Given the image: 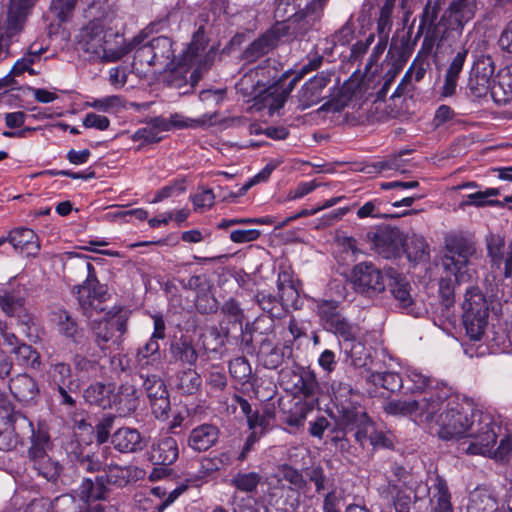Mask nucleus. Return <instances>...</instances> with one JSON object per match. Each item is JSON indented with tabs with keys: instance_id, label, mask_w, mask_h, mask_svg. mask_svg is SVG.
Returning <instances> with one entry per match:
<instances>
[{
	"instance_id": "6e6d98bb",
	"label": "nucleus",
	"mask_w": 512,
	"mask_h": 512,
	"mask_svg": "<svg viewBox=\"0 0 512 512\" xmlns=\"http://www.w3.org/2000/svg\"><path fill=\"white\" fill-rule=\"evenodd\" d=\"M149 400L166 396V386L161 378L156 375L147 376L143 383Z\"/></svg>"
},
{
	"instance_id": "412c9836",
	"label": "nucleus",
	"mask_w": 512,
	"mask_h": 512,
	"mask_svg": "<svg viewBox=\"0 0 512 512\" xmlns=\"http://www.w3.org/2000/svg\"><path fill=\"white\" fill-rule=\"evenodd\" d=\"M329 0H300L293 7V22L302 23L303 26H312L318 22L323 14Z\"/></svg>"
},
{
	"instance_id": "864d4df0",
	"label": "nucleus",
	"mask_w": 512,
	"mask_h": 512,
	"mask_svg": "<svg viewBox=\"0 0 512 512\" xmlns=\"http://www.w3.org/2000/svg\"><path fill=\"white\" fill-rule=\"evenodd\" d=\"M281 164L280 160L269 161L264 168L256 175L250 178L239 190L240 195L245 194L254 185L265 182L270 177L271 173Z\"/></svg>"
},
{
	"instance_id": "a19ab883",
	"label": "nucleus",
	"mask_w": 512,
	"mask_h": 512,
	"mask_svg": "<svg viewBox=\"0 0 512 512\" xmlns=\"http://www.w3.org/2000/svg\"><path fill=\"white\" fill-rule=\"evenodd\" d=\"M137 390L133 384H123L114 396L113 405L119 406L123 412H129L137 406Z\"/></svg>"
},
{
	"instance_id": "37998d69",
	"label": "nucleus",
	"mask_w": 512,
	"mask_h": 512,
	"mask_svg": "<svg viewBox=\"0 0 512 512\" xmlns=\"http://www.w3.org/2000/svg\"><path fill=\"white\" fill-rule=\"evenodd\" d=\"M395 8V0H385L380 9L379 17L377 20V34L378 37L389 39L392 29V15Z\"/></svg>"
},
{
	"instance_id": "f03ea898",
	"label": "nucleus",
	"mask_w": 512,
	"mask_h": 512,
	"mask_svg": "<svg viewBox=\"0 0 512 512\" xmlns=\"http://www.w3.org/2000/svg\"><path fill=\"white\" fill-rule=\"evenodd\" d=\"M145 39L146 36L141 33L128 43L130 51H134L132 67L138 75L168 72V85L181 89L187 84L186 74L193 65H197L190 75V87L195 86L200 79V71L207 64L210 55H203L206 39L201 28L178 58L175 57L174 43L169 37L159 36L148 41Z\"/></svg>"
},
{
	"instance_id": "49530a36",
	"label": "nucleus",
	"mask_w": 512,
	"mask_h": 512,
	"mask_svg": "<svg viewBox=\"0 0 512 512\" xmlns=\"http://www.w3.org/2000/svg\"><path fill=\"white\" fill-rule=\"evenodd\" d=\"M499 195V189L497 188H487L483 191H476L474 193H470L466 196L465 204L472 205L476 207H482L486 205H495L500 204L499 201L491 200V197H495Z\"/></svg>"
},
{
	"instance_id": "f257e3e1",
	"label": "nucleus",
	"mask_w": 512,
	"mask_h": 512,
	"mask_svg": "<svg viewBox=\"0 0 512 512\" xmlns=\"http://www.w3.org/2000/svg\"><path fill=\"white\" fill-rule=\"evenodd\" d=\"M437 400L430 420L425 427L443 441L463 440V450L472 455H490L497 440L499 426L488 414H479L475 419L473 402L454 392L451 387L442 386L432 392Z\"/></svg>"
},
{
	"instance_id": "774afa93",
	"label": "nucleus",
	"mask_w": 512,
	"mask_h": 512,
	"mask_svg": "<svg viewBox=\"0 0 512 512\" xmlns=\"http://www.w3.org/2000/svg\"><path fill=\"white\" fill-rule=\"evenodd\" d=\"M261 232L257 229H237L230 233V240L233 243L242 244L257 240Z\"/></svg>"
},
{
	"instance_id": "6e6552de",
	"label": "nucleus",
	"mask_w": 512,
	"mask_h": 512,
	"mask_svg": "<svg viewBox=\"0 0 512 512\" xmlns=\"http://www.w3.org/2000/svg\"><path fill=\"white\" fill-rule=\"evenodd\" d=\"M440 4L437 1H428L420 21L418 33L424 34L421 49L417 56L425 59L431 55L441 41L448 39L452 34L447 32L442 38L444 26L438 21Z\"/></svg>"
},
{
	"instance_id": "4c0bfd02",
	"label": "nucleus",
	"mask_w": 512,
	"mask_h": 512,
	"mask_svg": "<svg viewBox=\"0 0 512 512\" xmlns=\"http://www.w3.org/2000/svg\"><path fill=\"white\" fill-rule=\"evenodd\" d=\"M404 252L411 262L425 261L428 258V246L424 237L412 235L404 240Z\"/></svg>"
},
{
	"instance_id": "9d476101",
	"label": "nucleus",
	"mask_w": 512,
	"mask_h": 512,
	"mask_svg": "<svg viewBox=\"0 0 512 512\" xmlns=\"http://www.w3.org/2000/svg\"><path fill=\"white\" fill-rule=\"evenodd\" d=\"M339 425L345 431L355 430V439L362 446L371 439V434L376 430L367 413L358 406L342 405Z\"/></svg>"
},
{
	"instance_id": "5701e85b",
	"label": "nucleus",
	"mask_w": 512,
	"mask_h": 512,
	"mask_svg": "<svg viewBox=\"0 0 512 512\" xmlns=\"http://www.w3.org/2000/svg\"><path fill=\"white\" fill-rule=\"evenodd\" d=\"M47 445V441L41 444L34 443L29 452L34 462V468L38 473L48 481L54 482L60 474L61 466L57 461H53L46 455L44 446Z\"/></svg>"
},
{
	"instance_id": "a211bd4d",
	"label": "nucleus",
	"mask_w": 512,
	"mask_h": 512,
	"mask_svg": "<svg viewBox=\"0 0 512 512\" xmlns=\"http://www.w3.org/2000/svg\"><path fill=\"white\" fill-rule=\"evenodd\" d=\"M331 81L329 73L321 72L304 83L297 93L298 107L302 110L317 105L323 98V92Z\"/></svg>"
},
{
	"instance_id": "b1692460",
	"label": "nucleus",
	"mask_w": 512,
	"mask_h": 512,
	"mask_svg": "<svg viewBox=\"0 0 512 512\" xmlns=\"http://www.w3.org/2000/svg\"><path fill=\"white\" fill-rule=\"evenodd\" d=\"M390 287L394 298L398 301L400 307L406 310L407 313L415 317H420L423 310L416 307L414 300L410 294V284L406 279L398 274H390Z\"/></svg>"
},
{
	"instance_id": "7ed1b4c3",
	"label": "nucleus",
	"mask_w": 512,
	"mask_h": 512,
	"mask_svg": "<svg viewBox=\"0 0 512 512\" xmlns=\"http://www.w3.org/2000/svg\"><path fill=\"white\" fill-rule=\"evenodd\" d=\"M121 24V19L113 12L90 20L77 35L79 49L92 61H118L130 52Z\"/></svg>"
},
{
	"instance_id": "c03bdc74",
	"label": "nucleus",
	"mask_w": 512,
	"mask_h": 512,
	"mask_svg": "<svg viewBox=\"0 0 512 512\" xmlns=\"http://www.w3.org/2000/svg\"><path fill=\"white\" fill-rule=\"evenodd\" d=\"M11 352L16 356V360L20 365L32 368H37L40 365L39 354L30 345L20 343Z\"/></svg>"
},
{
	"instance_id": "f704fd0d",
	"label": "nucleus",
	"mask_w": 512,
	"mask_h": 512,
	"mask_svg": "<svg viewBox=\"0 0 512 512\" xmlns=\"http://www.w3.org/2000/svg\"><path fill=\"white\" fill-rule=\"evenodd\" d=\"M401 367V374L396 372H371L368 380L375 385H381L383 388L396 392L399 390L404 391V373Z\"/></svg>"
},
{
	"instance_id": "052dcab7",
	"label": "nucleus",
	"mask_w": 512,
	"mask_h": 512,
	"mask_svg": "<svg viewBox=\"0 0 512 512\" xmlns=\"http://www.w3.org/2000/svg\"><path fill=\"white\" fill-rule=\"evenodd\" d=\"M190 199L193 203L194 210L197 212H203L213 206L215 196L211 189H202L191 195Z\"/></svg>"
},
{
	"instance_id": "f3484780",
	"label": "nucleus",
	"mask_w": 512,
	"mask_h": 512,
	"mask_svg": "<svg viewBox=\"0 0 512 512\" xmlns=\"http://www.w3.org/2000/svg\"><path fill=\"white\" fill-rule=\"evenodd\" d=\"M372 242L375 251L386 259L398 257L404 248L403 234L396 228L385 227L378 230Z\"/></svg>"
},
{
	"instance_id": "a18cd8bd",
	"label": "nucleus",
	"mask_w": 512,
	"mask_h": 512,
	"mask_svg": "<svg viewBox=\"0 0 512 512\" xmlns=\"http://www.w3.org/2000/svg\"><path fill=\"white\" fill-rule=\"evenodd\" d=\"M201 385L199 374L193 369H187L178 376L177 387L185 394H193Z\"/></svg>"
},
{
	"instance_id": "a878e982",
	"label": "nucleus",
	"mask_w": 512,
	"mask_h": 512,
	"mask_svg": "<svg viewBox=\"0 0 512 512\" xmlns=\"http://www.w3.org/2000/svg\"><path fill=\"white\" fill-rule=\"evenodd\" d=\"M106 488L103 482V477H96L95 481L88 478L83 480L78 489V497L82 502L81 506L84 507L85 512H94L90 509L92 505H88L90 501H97L105 497ZM95 504H93L94 506Z\"/></svg>"
},
{
	"instance_id": "72a5a7b5",
	"label": "nucleus",
	"mask_w": 512,
	"mask_h": 512,
	"mask_svg": "<svg viewBox=\"0 0 512 512\" xmlns=\"http://www.w3.org/2000/svg\"><path fill=\"white\" fill-rule=\"evenodd\" d=\"M51 512H85L84 507L76 502L75 496L71 494H63L56 497L52 502L49 501ZM94 512H106L104 507L96 503L90 507Z\"/></svg>"
},
{
	"instance_id": "e433bc0d",
	"label": "nucleus",
	"mask_w": 512,
	"mask_h": 512,
	"mask_svg": "<svg viewBox=\"0 0 512 512\" xmlns=\"http://www.w3.org/2000/svg\"><path fill=\"white\" fill-rule=\"evenodd\" d=\"M51 322L56 327L58 333L67 338H73L77 333V323L66 310L57 309L53 311Z\"/></svg>"
},
{
	"instance_id": "423d86ee",
	"label": "nucleus",
	"mask_w": 512,
	"mask_h": 512,
	"mask_svg": "<svg viewBox=\"0 0 512 512\" xmlns=\"http://www.w3.org/2000/svg\"><path fill=\"white\" fill-rule=\"evenodd\" d=\"M322 63L320 57H316L310 60L307 64L301 66V68L294 73V77L285 86V79L288 77L289 71L283 73L281 78L271 84L265 91L261 92L256 97L257 110H268L269 115H273L278 112L285 104L286 99L293 90L295 84L301 80L306 74L318 69Z\"/></svg>"
},
{
	"instance_id": "e2e57ef3",
	"label": "nucleus",
	"mask_w": 512,
	"mask_h": 512,
	"mask_svg": "<svg viewBox=\"0 0 512 512\" xmlns=\"http://www.w3.org/2000/svg\"><path fill=\"white\" fill-rule=\"evenodd\" d=\"M75 4L76 0H53L51 10L60 21L64 22L69 18Z\"/></svg>"
},
{
	"instance_id": "c85d7f7f",
	"label": "nucleus",
	"mask_w": 512,
	"mask_h": 512,
	"mask_svg": "<svg viewBox=\"0 0 512 512\" xmlns=\"http://www.w3.org/2000/svg\"><path fill=\"white\" fill-rule=\"evenodd\" d=\"M9 388L15 398L25 403L34 401L39 392L36 381L27 374L11 379Z\"/></svg>"
},
{
	"instance_id": "09e8293b",
	"label": "nucleus",
	"mask_w": 512,
	"mask_h": 512,
	"mask_svg": "<svg viewBox=\"0 0 512 512\" xmlns=\"http://www.w3.org/2000/svg\"><path fill=\"white\" fill-rule=\"evenodd\" d=\"M278 280V292L281 301L286 305H293L299 295L297 289L286 273L280 274Z\"/></svg>"
},
{
	"instance_id": "9b49d317",
	"label": "nucleus",
	"mask_w": 512,
	"mask_h": 512,
	"mask_svg": "<svg viewBox=\"0 0 512 512\" xmlns=\"http://www.w3.org/2000/svg\"><path fill=\"white\" fill-rule=\"evenodd\" d=\"M272 64H275V61H265L264 65L257 66L244 74L239 82L240 90L244 94L254 95V106L256 108V97L281 78L278 77V71Z\"/></svg>"
},
{
	"instance_id": "0e129e2a",
	"label": "nucleus",
	"mask_w": 512,
	"mask_h": 512,
	"mask_svg": "<svg viewBox=\"0 0 512 512\" xmlns=\"http://www.w3.org/2000/svg\"><path fill=\"white\" fill-rule=\"evenodd\" d=\"M133 141H140L143 144L156 143L162 139V136L151 125L138 129L132 135Z\"/></svg>"
},
{
	"instance_id": "2f4dec72",
	"label": "nucleus",
	"mask_w": 512,
	"mask_h": 512,
	"mask_svg": "<svg viewBox=\"0 0 512 512\" xmlns=\"http://www.w3.org/2000/svg\"><path fill=\"white\" fill-rule=\"evenodd\" d=\"M467 512H512V508L499 506L497 500L487 493H477L472 496Z\"/></svg>"
},
{
	"instance_id": "1a4fd4ad",
	"label": "nucleus",
	"mask_w": 512,
	"mask_h": 512,
	"mask_svg": "<svg viewBox=\"0 0 512 512\" xmlns=\"http://www.w3.org/2000/svg\"><path fill=\"white\" fill-rule=\"evenodd\" d=\"M432 392L426 393L420 399L391 400L385 403L384 411L393 416L410 417L413 422L425 426L438 407L437 400L431 398Z\"/></svg>"
},
{
	"instance_id": "13d9d810",
	"label": "nucleus",
	"mask_w": 512,
	"mask_h": 512,
	"mask_svg": "<svg viewBox=\"0 0 512 512\" xmlns=\"http://www.w3.org/2000/svg\"><path fill=\"white\" fill-rule=\"evenodd\" d=\"M383 205L382 200L373 199L371 201L366 202L357 210V216L360 219L371 217L377 219L387 218L388 215L382 212L381 206Z\"/></svg>"
},
{
	"instance_id": "58836bf2",
	"label": "nucleus",
	"mask_w": 512,
	"mask_h": 512,
	"mask_svg": "<svg viewBox=\"0 0 512 512\" xmlns=\"http://www.w3.org/2000/svg\"><path fill=\"white\" fill-rule=\"evenodd\" d=\"M407 59L408 55L405 51L391 45L385 60L390 68L386 73L387 79L385 81L384 88H386L393 78L402 70Z\"/></svg>"
},
{
	"instance_id": "8fccbe9b",
	"label": "nucleus",
	"mask_w": 512,
	"mask_h": 512,
	"mask_svg": "<svg viewBox=\"0 0 512 512\" xmlns=\"http://www.w3.org/2000/svg\"><path fill=\"white\" fill-rule=\"evenodd\" d=\"M435 489L437 493L435 495L436 505L434 507V512H453L446 482L438 477L436 479Z\"/></svg>"
},
{
	"instance_id": "cd10ccee",
	"label": "nucleus",
	"mask_w": 512,
	"mask_h": 512,
	"mask_svg": "<svg viewBox=\"0 0 512 512\" xmlns=\"http://www.w3.org/2000/svg\"><path fill=\"white\" fill-rule=\"evenodd\" d=\"M114 447L120 452H135L144 447L140 433L133 428H120L112 436Z\"/></svg>"
},
{
	"instance_id": "39448f33",
	"label": "nucleus",
	"mask_w": 512,
	"mask_h": 512,
	"mask_svg": "<svg viewBox=\"0 0 512 512\" xmlns=\"http://www.w3.org/2000/svg\"><path fill=\"white\" fill-rule=\"evenodd\" d=\"M473 250L468 246H459L456 249L450 248L442 259V266L445 276L440 278L439 295L442 305L449 309L455 302V284L466 282L471 277L470 257Z\"/></svg>"
},
{
	"instance_id": "4468645a",
	"label": "nucleus",
	"mask_w": 512,
	"mask_h": 512,
	"mask_svg": "<svg viewBox=\"0 0 512 512\" xmlns=\"http://www.w3.org/2000/svg\"><path fill=\"white\" fill-rule=\"evenodd\" d=\"M38 1L9 0L6 8V18L2 24L6 26V36H19L22 33Z\"/></svg>"
},
{
	"instance_id": "393cba45",
	"label": "nucleus",
	"mask_w": 512,
	"mask_h": 512,
	"mask_svg": "<svg viewBox=\"0 0 512 512\" xmlns=\"http://www.w3.org/2000/svg\"><path fill=\"white\" fill-rule=\"evenodd\" d=\"M219 430L211 424H202L194 428L189 435L188 445L195 451H206L217 442Z\"/></svg>"
},
{
	"instance_id": "de8ad7c7",
	"label": "nucleus",
	"mask_w": 512,
	"mask_h": 512,
	"mask_svg": "<svg viewBox=\"0 0 512 512\" xmlns=\"http://www.w3.org/2000/svg\"><path fill=\"white\" fill-rule=\"evenodd\" d=\"M261 477L256 472L238 473L232 479V485L238 490L251 493L256 490Z\"/></svg>"
},
{
	"instance_id": "338daca9",
	"label": "nucleus",
	"mask_w": 512,
	"mask_h": 512,
	"mask_svg": "<svg viewBox=\"0 0 512 512\" xmlns=\"http://www.w3.org/2000/svg\"><path fill=\"white\" fill-rule=\"evenodd\" d=\"M150 406L152 413L157 419H166L168 417V412L170 410V401L168 394L166 396L151 399Z\"/></svg>"
},
{
	"instance_id": "4be33fe9",
	"label": "nucleus",
	"mask_w": 512,
	"mask_h": 512,
	"mask_svg": "<svg viewBox=\"0 0 512 512\" xmlns=\"http://www.w3.org/2000/svg\"><path fill=\"white\" fill-rule=\"evenodd\" d=\"M179 455L177 441L171 436H162L154 440L150 450V460L156 465L173 464Z\"/></svg>"
},
{
	"instance_id": "7c9ffc66",
	"label": "nucleus",
	"mask_w": 512,
	"mask_h": 512,
	"mask_svg": "<svg viewBox=\"0 0 512 512\" xmlns=\"http://www.w3.org/2000/svg\"><path fill=\"white\" fill-rule=\"evenodd\" d=\"M493 66L488 64L480 71L479 66L472 70L468 86L476 96H483L488 91L492 93L493 87Z\"/></svg>"
},
{
	"instance_id": "4d7b16f0",
	"label": "nucleus",
	"mask_w": 512,
	"mask_h": 512,
	"mask_svg": "<svg viewBox=\"0 0 512 512\" xmlns=\"http://www.w3.org/2000/svg\"><path fill=\"white\" fill-rule=\"evenodd\" d=\"M272 417L273 415L269 411L263 413L255 411L252 415H249L247 423L252 431H258L260 435H263L267 431Z\"/></svg>"
},
{
	"instance_id": "0eeeda50",
	"label": "nucleus",
	"mask_w": 512,
	"mask_h": 512,
	"mask_svg": "<svg viewBox=\"0 0 512 512\" xmlns=\"http://www.w3.org/2000/svg\"><path fill=\"white\" fill-rule=\"evenodd\" d=\"M461 308L467 335L471 340H481L488 326L490 301L479 288L470 287L464 294Z\"/></svg>"
},
{
	"instance_id": "3c124183",
	"label": "nucleus",
	"mask_w": 512,
	"mask_h": 512,
	"mask_svg": "<svg viewBox=\"0 0 512 512\" xmlns=\"http://www.w3.org/2000/svg\"><path fill=\"white\" fill-rule=\"evenodd\" d=\"M160 346L154 340H148L142 347L138 349L137 361L140 365H150L159 360Z\"/></svg>"
},
{
	"instance_id": "bf43d9fd",
	"label": "nucleus",
	"mask_w": 512,
	"mask_h": 512,
	"mask_svg": "<svg viewBox=\"0 0 512 512\" xmlns=\"http://www.w3.org/2000/svg\"><path fill=\"white\" fill-rule=\"evenodd\" d=\"M229 371L233 378L238 381H246L251 374V367L244 357H237L230 361Z\"/></svg>"
},
{
	"instance_id": "20e7f679",
	"label": "nucleus",
	"mask_w": 512,
	"mask_h": 512,
	"mask_svg": "<svg viewBox=\"0 0 512 512\" xmlns=\"http://www.w3.org/2000/svg\"><path fill=\"white\" fill-rule=\"evenodd\" d=\"M317 312L323 327L342 339L341 347L351 358V363L355 367L367 365L369 353L361 342L355 340V328L339 313L337 303L321 301Z\"/></svg>"
},
{
	"instance_id": "f8f14e48",
	"label": "nucleus",
	"mask_w": 512,
	"mask_h": 512,
	"mask_svg": "<svg viewBox=\"0 0 512 512\" xmlns=\"http://www.w3.org/2000/svg\"><path fill=\"white\" fill-rule=\"evenodd\" d=\"M475 11V0H452L441 19L438 20L444 26L442 38L447 32L460 37L465 24L474 17Z\"/></svg>"
},
{
	"instance_id": "bb28decb",
	"label": "nucleus",
	"mask_w": 512,
	"mask_h": 512,
	"mask_svg": "<svg viewBox=\"0 0 512 512\" xmlns=\"http://www.w3.org/2000/svg\"><path fill=\"white\" fill-rule=\"evenodd\" d=\"M492 97L499 104L512 100V65L502 68L493 79Z\"/></svg>"
},
{
	"instance_id": "6ab92c4d",
	"label": "nucleus",
	"mask_w": 512,
	"mask_h": 512,
	"mask_svg": "<svg viewBox=\"0 0 512 512\" xmlns=\"http://www.w3.org/2000/svg\"><path fill=\"white\" fill-rule=\"evenodd\" d=\"M404 373V394H422L434 392L442 386L443 383L431 378L424 374L420 369L413 366H406L403 368Z\"/></svg>"
},
{
	"instance_id": "603ef678",
	"label": "nucleus",
	"mask_w": 512,
	"mask_h": 512,
	"mask_svg": "<svg viewBox=\"0 0 512 512\" xmlns=\"http://www.w3.org/2000/svg\"><path fill=\"white\" fill-rule=\"evenodd\" d=\"M281 164L280 160L269 161L264 168L256 175L250 178L239 190L240 195L245 194L254 185L265 182L270 177L271 173Z\"/></svg>"
},
{
	"instance_id": "c756f323",
	"label": "nucleus",
	"mask_w": 512,
	"mask_h": 512,
	"mask_svg": "<svg viewBox=\"0 0 512 512\" xmlns=\"http://www.w3.org/2000/svg\"><path fill=\"white\" fill-rule=\"evenodd\" d=\"M144 476V471L136 466L109 465L105 472L106 481L109 484L124 486L131 481H136Z\"/></svg>"
},
{
	"instance_id": "dca6fc26",
	"label": "nucleus",
	"mask_w": 512,
	"mask_h": 512,
	"mask_svg": "<svg viewBox=\"0 0 512 512\" xmlns=\"http://www.w3.org/2000/svg\"><path fill=\"white\" fill-rule=\"evenodd\" d=\"M83 267L87 272V277L78 288L79 302L85 309L90 307L98 309L99 304L104 299L106 290L97 280L93 265L90 262L84 261Z\"/></svg>"
},
{
	"instance_id": "473e14b6",
	"label": "nucleus",
	"mask_w": 512,
	"mask_h": 512,
	"mask_svg": "<svg viewBox=\"0 0 512 512\" xmlns=\"http://www.w3.org/2000/svg\"><path fill=\"white\" fill-rule=\"evenodd\" d=\"M50 385L55 388L68 387L69 390L78 389V383L72 377L68 364L60 362L54 364L49 371Z\"/></svg>"
},
{
	"instance_id": "ddd939ff",
	"label": "nucleus",
	"mask_w": 512,
	"mask_h": 512,
	"mask_svg": "<svg viewBox=\"0 0 512 512\" xmlns=\"http://www.w3.org/2000/svg\"><path fill=\"white\" fill-rule=\"evenodd\" d=\"M352 282L355 290L366 296H374L385 290L386 277L372 263H359L352 270Z\"/></svg>"
},
{
	"instance_id": "69168bd1",
	"label": "nucleus",
	"mask_w": 512,
	"mask_h": 512,
	"mask_svg": "<svg viewBox=\"0 0 512 512\" xmlns=\"http://www.w3.org/2000/svg\"><path fill=\"white\" fill-rule=\"evenodd\" d=\"M184 192H185V187L181 183L169 184V185H166V186L162 187L161 189H159L156 192L154 198L150 202L151 203H159L167 198L181 195Z\"/></svg>"
},
{
	"instance_id": "79ce46f5",
	"label": "nucleus",
	"mask_w": 512,
	"mask_h": 512,
	"mask_svg": "<svg viewBox=\"0 0 512 512\" xmlns=\"http://www.w3.org/2000/svg\"><path fill=\"white\" fill-rule=\"evenodd\" d=\"M293 391L295 394L303 395L305 398H310L314 395L317 382L315 377L308 373H293Z\"/></svg>"
},
{
	"instance_id": "aec40b11",
	"label": "nucleus",
	"mask_w": 512,
	"mask_h": 512,
	"mask_svg": "<svg viewBox=\"0 0 512 512\" xmlns=\"http://www.w3.org/2000/svg\"><path fill=\"white\" fill-rule=\"evenodd\" d=\"M5 238L17 252L27 257H34L40 251L38 236L32 229L19 227L10 231Z\"/></svg>"
},
{
	"instance_id": "5fc2aeb1",
	"label": "nucleus",
	"mask_w": 512,
	"mask_h": 512,
	"mask_svg": "<svg viewBox=\"0 0 512 512\" xmlns=\"http://www.w3.org/2000/svg\"><path fill=\"white\" fill-rule=\"evenodd\" d=\"M88 105L101 112H110L124 107V99L119 95H110L102 98H94L91 102H88Z\"/></svg>"
},
{
	"instance_id": "ea45409f",
	"label": "nucleus",
	"mask_w": 512,
	"mask_h": 512,
	"mask_svg": "<svg viewBox=\"0 0 512 512\" xmlns=\"http://www.w3.org/2000/svg\"><path fill=\"white\" fill-rule=\"evenodd\" d=\"M24 298L8 290H0V306L5 314L20 318L24 313Z\"/></svg>"
},
{
	"instance_id": "c9c22d12",
	"label": "nucleus",
	"mask_w": 512,
	"mask_h": 512,
	"mask_svg": "<svg viewBox=\"0 0 512 512\" xmlns=\"http://www.w3.org/2000/svg\"><path fill=\"white\" fill-rule=\"evenodd\" d=\"M260 362L268 369H275L283 362V349L274 345L269 339L262 341L259 352Z\"/></svg>"
},
{
	"instance_id": "680f3d73",
	"label": "nucleus",
	"mask_w": 512,
	"mask_h": 512,
	"mask_svg": "<svg viewBox=\"0 0 512 512\" xmlns=\"http://www.w3.org/2000/svg\"><path fill=\"white\" fill-rule=\"evenodd\" d=\"M428 68L429 61L423 57L416 56L410 68L407 70L404 79H414L416 82H419L424 78Z\"/></svg>"
},
{
	"instance_id": "2eb2a0df",
	"label": "nucleus",
	"mask_w": 512,
	"mask_h": 512,
	"mask_svg": "<svg viewBox=\"0 0 512 512\" xmlns=\"http://www.w3.org/2000/svg\"><path fill=\"white\" fill-rule=\"evenodd\" d=\"M290 24L285 21L276 23L263 36L254 41L244 52V59L254 61L268 53L283 37L289 34Z\"/></svg>"
}]
</instances>
